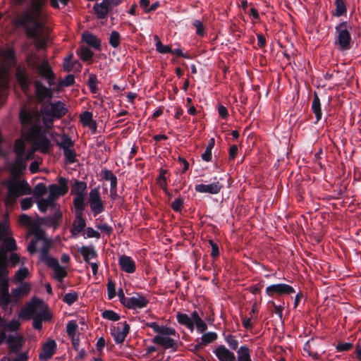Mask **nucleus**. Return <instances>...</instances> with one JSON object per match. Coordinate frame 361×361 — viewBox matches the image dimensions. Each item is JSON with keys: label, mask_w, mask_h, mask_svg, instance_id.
I'll list each match as a JSON object with an SVG mask.
<instances>
[{"label": "nucleus", "mask_w": 361, "mask_h": 361, "mask_svg": "<svg viewBox=\"0 0 361 361\" xmlns=\"http://www.w3.org/2000/svg\"><path fill=\"white\" fill-rule=\"evenodd\" d=\"M49 224L56 228L62 221V213L61 211L56 212L51 216L47 218Z\"/></svg>", "instance_id": "43"}, {"label": "nucleus", "mask_w": 361, "mask_h": 361, "mask_svg": "<svg viewBox=\"0 0 361 361\" xmlns=\"http://www.w3.org/2000/svg\"><path fill=\"white\" fill-rule=\"evenodd\" d=\"M225 341L231 350H235L238 349V341L235 339L234 336L228 334L225 336Z\"/></svg>", "instance_id": "55"}, {"label": "nucleus", "mask_w": 361, "mask_h": 361, "mask_svg": "<svg viewBox=\"0 0 361 361\" xmlns=\"http://www.w3.org/2000/svg\"><path fill=\"white\" fill-rule=\"evenodd\" d=\"M7 343L12 353H18L22 347V343L18 338L9 335L7 338Z\"/></svg>", "instance_id": "34"}, {"label": "nucleus", "mask_w": 361, "mask_h": 361, "mask_svg": "<svg viewBox=\"0 0 361 361\" xmlns=\"http://www.w3.org/2000/svg\"><path fill=\"white\" fill-rule=\"evenodd\" d=\"M82 39L90 47L94 48L97 51H101L102 44L101 40L97 37L90 32H84L82 35Z\"/></svg>", "instance_id": "25"}, {"label": "nucleus", "mask_w": 361, "mask_h": 361, "mask_svg": "<svg viewBox=\"0 0 361 361\" xmlns=\"http://www.w3.org/2000/svg\"><path fill=\"white\" fill-rule=\"evenodd\" d=\"M11 302V295L9 293L0 294V305L2 308L8 307Z\"/></svg>", "instance_id": "59"}, {"label": "nucleus", "mask_w": 361, "mask_h": 361, "mask_svg": "<svg viewBox=\"0 0 361 361\" xmlns=\"http://www.w3.org/2000/svg\"><path fill=\"white\" fill-rule=\"evenodd\" d=\"M311 109L313 114L315 116L316 121L315 123H317L322 117V111L321 106L320 99L317 92H314L313 96V100L312 102Z\"/></svg>", "instance_id": "27"}, {"label": "nucleus", "mask_w": 361, "mask_h": 361, "mask_svg": "<svg viewBox=\"0 0 361 361\" xmlns=\"http://www.w3.org/2000/svg\"><path fill=\"white\" fill-rule=\"evenodd\" d=\"M97 78L95 74H90L89 76V79L87 81V85L89 86V88L90 90V92L92 93H97L98 91L97 87Z\"/></svg>", "instance_id": "48"}, {"label": "nucleus", "mask_w": 361, "mask_h": 361, "mask_svg": "<svg viewBox=\"0 0 361 361\" xmlns=\"http://www.w3.org/2000/svg\"><path fill=\"white\" fill-rule=\"evenodd\" d=\"M353 347L351 343H339L336 346V349L338 352L348 351Z\"/></svg>", "instance_id": "62"}, {"label": "nucleus", "mask_w": 361, "mask_h": 361, "mask_svg": "<svg viewBox=\"0 0 361 361\" xmlns=\"http://www.w3.org/2000/svg\"><path fill=\"white\" fill-rule=\"evenodd\" d=\"M10 86V79L8 70L0 68V93L4 94L8 90Z\"/></svg>", "instance_id": "31"}, {"label": "nucleus", "mask_w": 361, "mask_h": 361, "mask_svg": "<svg viewBox=\"0 0 361 361\" xmlns=\"http://www.w3.org/2000/svg\"><path fill=\"white\" fill-rule=\"evenodd\" d=\"M78 324L74 321H70L66 326V333L69 337L75 336Z\"/></svg>", "instance_id": "58"}, {"label": "nucleus", "mask_w": 361, "mask_h": 361, "mask_svg": "<svg viewBox=\"0 0 361 361\" xmlns=\"http://www.w3.org/2000/svg\"><path fill=\"white\" fill-rule=\"evenodd\" d=\"M154 39H157L156 42V49L160 54H167L171 53V48L169 45H164L162 42L159 40V37L157 35L154 36Z\"/></svg>", "instance_id": "47"}, {"label": "nucleus", "mask_w": 361, "mask_h": 361, "mask_svg": "<svg viewBox=\"0 0 361 361\" xmlns=\"http://www.w3.org/2000/svg\"><path fill=\"white\" fill-rule=\"evenodd\" d=\"M49 248L50 245L48 242H44V246L41 248L39 251V259L44 263L48 259L49 256Z\"/></svg>", "instance_id": "50"}, {"label": "nucleus", "mask_w": 361, "mask_h": 361, "mask_svg": "<svg viewBox=\"0 0 361 361\" xmlns=\"http://www.w3.org/2000/svg\"><path fill=\"white\" fill-rule=\"evenodd\" d=\"M183 204V200L181 197H178L171 204V207L176 212H181Z\"/></svg>", "instance_id": "57"}, {"label": "nucleus", "mask_w": 361, "mask_h": 361, "mask_svg": "<svg viewBox=\"0 0 361 361\" xmlns=\"http://www.w3.org/2000/svg\"><path fill=\"white\" fill-rule=\"evenodd\" d=\"M218 338V335L216 332L210 331L203 334L201 337V345H207L214 341Z\"/></svg>", "instance_id": "44"}, {"label": "nucleus", "mask_w": 361, "mask_h": 361, "mask_svg": "<svg viewBox=\"0 0 361 361\" xmlns=\"http://www.w3.org/2000/svg\"><path fill=\"white\" fill-rule=\"evenodd\" d=\"M42 301L40 299L35 298L32 300L27 303L21 310L19 317L23 319H29L32 315L36 314V307L42 304Z\"/></svg>", "instance_id": "16"}, {"label": "nucleus", "mask_w": 361, "mask_h": 361, "mask_svg": "<svg viewBox=\"0 0 361 361\" xmlns=\"http://www.w3.org/2000/svg\"><path fill=\"white\" fill-rule=\"evenodd\" d=\"M31 193L32 189L26 180H11L7 183L6 204L13 207L19 197Z\"/></svg>", "instance_id": "5"}, {"label": "nucleus", "mask_w": 361, "mask_h": 361, "mask_svg": "<svg viewBox=\"0 0 361 361\" xmlns=\"http://www.w3.org/2000/svg\"><path fill=\"white\" fill-rule=\"evenodd\" d=\"M237 358L235 361H252L251 351L246 345H241L237 350Z\"/></svg>", "instance_id": "33"}, {"label": "nucleus", "mask_w": 361, "mask_h": 361, "mask_svg": "<svg viewBox=\"0 0 361 361\" xmlns=\"http://www.w3.org/2000/svg\"><path fill=\"white\" fill-rule=\"evenodd\" d=\"M63 151L64 158L68 164H73L77 161V154L73 147L67 149L66 148L63 149Z\"/></svg>", "instance_id": "42"}, {"label": "nucleus", "mask_w": 361, "mask_h": 361, "mask_svg": "<svg viewBox=\"0 0 361 361\" xmlns=\"http://www.w3.org/2000/svg\"><path fill=\"white\" fill-rule=\"evenodd\" d=\"M57 146H59L62 149L73 147L75 142L71 140V137L66 134H63L61 135V141L57 142Z\"/></svg>", "instance_id": "41"}, {"label": "nucleus", "mask_w": 361, "mask_h": 361, "mask_svg": "<svg viewBox=\"0 0 361 361\" xmlns=\"http://www.w3.org/2000/svg\"><path fill=\"white\" fill-rule=\"evenodd\" d=\"M42 301L40 299L35 298L32 300L27 303L21 310L19 317L23 319H29L32 315L36 314V307L42 304Z\"/></svg>", "instance_id": "15"}, {"label": "nucleus", "mask_w": 361, "mask_h": 361, "mask_svg": "<svg viewBox=\"0 0 361 361\" xmlns=\"http://www.w3.org/2000/svg\"><path fill=\"white\" fill-rule=\"evenodd\" d=\"M75 83V77L68 74L63 79L60 80L56 85V90L60 91L63 87H70Z\"/></svg>", "instance_id": "39"}, {"label": "nucleus", "mask_w": 361, "mask_h": 361, "mask_svg": "<svg viewBox=\"0 0 361 361\" xmlns=\"http://www.w3.org/2000/svg\"><path fill=\"white\" fill-rule=\"evenodd\" d=\"M85 207L82 209H75V215L73 220L72 227L70 229L71 233L73 237H77L79 233L85 228L86 220L83 216V212Z\"/></svg>", "instance_id": "11"}, {"label": "nucleus", "mask_w": 361, "mask_h": 361, "mask_svg": "<svg viewBox=\"0 0 361 361\" xmlns=\"http://www.w3.org/2000/svg\"><path fill=\"white\" fill-rule=\"evenodd\" d=\"M43 115L47 116L55 117L56 119H60L64 116L68 109L66 104L61 101H57L50 104V107L46 106L41 110Z\"/></svg>", "instance_id": "9"}, {"label": "nucleus", "mask_w": 361, "mask_h": 361, "mask_svg": "<svg viewBox=\"0 0 361 361\" xmlns=\"http://www.w3.org/2000/svg\"><path fill=\"white\" fill-rule=\"evenodd\" d=\"M39 58L34 55H30L27 58V63L30 67L35 70L37 75L44 79L49 87L45 86L41 80H35L33 82L35 93L39 102L50 100L54 96L52 87L56 85V75L47 59L39 62Z\"/></svg>", "instance_id": "2"}, {"label": "nucleus", "mask_w": 361, "mask_h": 361, "mask_svg": "<svg viewBox=\"0 0 361 361\" xmlns=\"http://www.w3.org/2000/svg\"><path fill=\"white\" fill-rule=\"evenodd\" d=\"M1 240H3V245L1 247H4L6 253L7 252H13L17 250L16 240L11 235L3 238Z\"/></svg>", "instance_id": "38"}, {"label": "nucleus", "mask_w": 361, "mask_h": 361, "mask_svg": "<svg viewBox=\"0 0 361 361\" xmlns=\"http://www.w3.org/2000/svg\"><path fill=\"white\" fill-rule=\"evenodd\" d=\"M77 54L80 56V59L83 61H92V59L94 56V53L89 48L81 46L76 51Z\"/></svg>", "instance_id": "36"}, {"label": "nucleus", "mask_w": 361, "mask_h": 361, "mask_svg": "<svg viewBox=\"0 0 361 361\" xmlns=\"http://www.w3.org/2000/svg\"><path fill=\"white\" fill-rule=\"evenodd\" d=\"M102 316L104 319H108L110 321H114V322L118 321L121 318L120 315L118 314H117L114 311L110 310H104L102 313Z\"/></svg>", "instance_id": "52"}, {"label": "nucleus", "mask_w": 361, "mask_h": 361, "mask_svg": "<svg viewBox=\"0 0 361 361\" xmlns=\"http://www.w3.org/2000/svg\"><path fill=\"white\" fill-rule=\"evenodd\" d=\"M336 9L333 12V16L336 17H341L346 15L347 6L344 0H335Z\"/></svg>", "instance_id": "35"}, {"label": "nucleus", "mask_w": 361, "mask_h": 361, "mask_svg": "<svg viewBox=\"0 0 361 361\" xmlns=\"http://www.w3.org/2000/svg\"><path fill=\"white\" fill-rule=\"evenodd\" d=\"M11 235L8 215L3 221H0V238L3 239Z\"/></svg>", "instance_id": "37"}, {"label": "nucleus", "mask_w": 361, "mask_h": 361, "mask_svg": "<svg viewBox=\"0 0 361 361\" xmlns=\"http://www.w3.org/2000/svg\"><path fill=\"white\" fill-rule=\"evenodd\" d=\"M121 39V37L119 32L116 30H113L110 34L109 43L112 47L117 48L120 45Z\"/></svg>", "instance_id": "45"}, {"label": "nucleus", "mask_w": 361, "mask_h": 361, "mask_svg": "<svg viewBox=\"0 0 361 361\" xmlns=\"http://www.w3.org/2000/svg\"><path fill=\"white\" fill-rule=\"evenodd\" d=\"M47 0H32L27 8L23 11L13 20L16 28L23 29L26 37L35 41L37 49H47V41L42 31L45 27L47 15L44 8Z\"/></svg>", "instance_id": "1"}, {"label": "nucleus", "mask_w": 361, "mask_h": 361, "mask_svg": "<svg viewBox=\"0 0 361 361\" xmlns=\"http://www.w3.org/2000/svg\"><path fill=\"white\" fill-rule=\"evenodd\" d=\"M106 287L108 299L112 300L116 295V284L111 279H109Z\"/></svg>", "instance_id": "51"}, {"label": "nucleus", "mask_w": 361, "mask_h": 361, "mask_svg": "<svg viewBox=\"0 0 361 361\" xmlns=\"http://www.w3.org/2000/svg\"><path fill=\"white\" fill-rule=\"evenodd\" d=\"M149 300L142 294L136 293L135 295L128 299L126 307L130 310L142 309L147 307Z\"/></svg>", "instance_id": "19"}, {"label": "nucleus", "mask_w": 361, "mask_h": 361, "mask_svg": "<svg viewBox=\"0 0 361 361\" xmlns=\"http://www.w3.org/2000/svg\"><path fill=\"white\" fill-rule=\"evenodd\" d=\"M54 270L55 273V277L57 280L61 281L67 275V272L66 271L64 268L61 267L60 265L54 268Z\"/></svg>", "instance_id": "60"}, {"label": "nucleus", "mask_w": 361, "mask_h": 361, "mask_svg": "<svg viewBox=\"0 0 361 361\" xmlns=\"http://www.w3.org/2000/svg\"><path fill=\"white\" fill-rule=\"evenodd\" d=\"M176 317L179 324L188 328L190 332L194 331V322L192 316L189 317L187 314L178 312Z\"/></svg>", "instance_id": "26"}, {"label": "nucleus", "mask_w": 361, "mask_h": 361, "mask_svg": "<svg viewBox=\"0 0 361 361\" xmlns=\"http://www.w3.org/2000/svg\"><path fill=\"white\" fill-rule=\"evenodd\" d=\"M34 234H35V240H37V241L42 240H44L45 242H47L46 240L45 232L42 229H41L39 226H37L35 228Z\"/></svg>", "instance_id": "63"}, {"label": "nucleus", "mask_w": 361, "mask_h": 361, "mask_svg": "<svg viewBox=\"0 0 361 361\" xmlns=\"http://www.w3.org/2000/svg\"><path fill=\"white\" fill-rule=\"evenodd\" d=\"M80 122L84 126L90 125V123L93 120L92 113L88 111H84L80 116Z\"/></svg>", "instance_id": "56"}, {"label": "nucleus", "mask_w": 361, "mask_h": 361, "mask_svg": "<svg viewBox=\"0 0 361 361\" xmlns=\"http://www.w3.org/2000/svg\"><path fill=\"white\" fill-rule=\"evenodd\" d=\"M111 335L114 338V340L116 343L121 344L123 343L128 336L130 331V325L127 323V322H124L123 323V329H121L118 326H113L111 328Z\"/></svg>", "instance_id": "14"}, {"label": "nucleus", "mask_w": 361, "mask_h": 361, "mask_svg": "<svg viewBox=\"0 0 361 361\" xmlns=\"http://www.w3.org/2000/svg\"><path fill=\"white\" fill-rule=\"evenodd\" d=\"M28 269L26 267L20 268L15 274V279L18 282L23 281L28 275Z\"/></svg>", "instance_id": "54"}, {"label": "nucleus", "mask_w": 361, "mask_h": 361, "mask_svg": "<svg viewBox=\"0 0 361 361\" xmlns=\"http://www.w3.org/2000/svg\"><path fill=\"white\" fill-rule=\"evenodd\" d=\"M87 189V183L84 181L75 179L71 185V194L75 195L73 199V205L75 209L81 210L82 207H85V195Z\"/></svg>", "instance_id": "7"}, {"label": "nucleus", "mask_w": 361, "mask_h": 361, "mask_svg": "<svg viewBox=\"0 0 361 361\" xmlns=\"http://www.w3.org/2000/svg\"><path fill=\"white\" fill-rule=\"evenodd\" d=\"M57 344L54 340L49 339L42 345V352L39 354V359L42 361L49 360L56 353Z\"/></svg>", "instance_id": "18"}, {"label": "nucleus", "mask_w": 361, "mask_h": 361, "mask_svg": "<svg viewBox=\"0 0 361 361\" xmlns=\"http://www.w3.org/2000/svg\"><path fill=\"white\" fill-rule=\"evenodd\" d=\"M47 192L46 185L43 183H37L34 188L33 195L35 198H40Z\"/></svg>", "instance_id": "46"}, {"label": "nucleus", "mask_w": 361, "mask_h": 361, "mask_svg": "<svg viewBox=\"0 0 361 361\" xmlns=\"http://www.w3.org/2000/svg\"><path fill=\"white\" fill-rule=\"evenodd\" d=\"M214 181L210 184H197L195 186V190L197 192L200 193H209L212 195H216L220 192L224 185L217 180L216 177L214 178Z\"/></svg>", "instance_id": "12"}, {"label": "nucleus", "mask_w": 361, "mask_h": 361, "mask_svg": "<svg viewBox=\"0 0 361 361\" xmlns=\"http://www.w3.org/2000/svg\"><path fill=\"white\" fill-rule=\"evenodd\" d=\"M88 202L94 216L104 211V204L101 198L99 187L94 188L90 190Z\"/></svg>", "instance_id": "8"}, {"label": "nucleus", "mask_w": 361, "mask_h": 361, "mask_svg": "<svg viewBox=\"0 0 361 361\" xmlns=\"http://www.w3.org/2000/svg\"><path fill=\"white\" fill-rule=\"evenodd\" d=\"M118 265L122 271L128 274H133L136 269L135 261L130 257L126 255H122L119 257Z\"/></svg>", "instance_id": "22"}, {"label": "nucleus", "mask_w": 361, "mask_h": 361, "mask_svg": "<svg viewBox=\"0 0 361 361\" xmlns=\"http://www.w3.org/2000/svg\"><path fill=\"white\" fill-rule=\"evenodd\" d=\"M214 353L219 361H235L234 353L228 350L225 345H221L216 348Z\"/></svg>", "instance_id": "21"}, {"label": "nucleus", "mask_w": 361, "mask_h": 361, "mask_svg": "<svg viewBox=\"0 0 361 361\" xmlns=\"http://www.w3.org/2000/svg\"><path fill=\"white\" fill-rule=\"evenodd\" d=\"M192 25L196 28L197 35L200 37H203L204 35L205 29L202 21L195 19L192 20Z\"/></svg>", "instance_id": "53"}, {"label": "nucleus", "mask_w": 361, "mask_h": 361, "mask_svg": "<svg viewBox=\"0 0 361 361\" xmlns=\"http://www.w3.org/2000/svg\"><path fill=\"white\" fill-rule=\"evenodd\" d=\"M0 56L8 67L13 66L17 63L16 53L13 47H8L0 51Z\"/></svg>", "instance_id": "23"}, {"label": "nucleus", "mask_w": 361, "mask_h": 361, "mask_svg": "<svg viewBox=\"0 0 361 361\" xmlns=\"http://www.w3.org/2000/svg\"><path fill=\"white\" fill-rule=\"evenodd\" d=\"M30 291V286L24 283L22 286L12 290V298L14 303H17L21 296L27 295Z\"/></svg>", "instance_id": "28"}, {"label": "nucleus", "mask_w": 361, "mask_h": 361, "mask_svg": "<svg viewBox=\"0 0 361 361\" xmlns=\"http://www.w3.org/2000/svg\"><path fill=\"white\" fill-rule=\"evenodd\" d=\"M78 299V293L71 292L66 293L63 298V301L68 305H72Z\"/></svg>", "instance_id": "49"}, {"label": "nucleus", "mask_w": 361, "mask_h": 361, "mask_svg": "<svg viewBox=\"0 0 361 361\" xmlns=\"http://www.w3.org/2000/svg\"><path fill=\"white\" fill-rule=\"evenodd\" d=\"M295 292L293 286L286 283L272 284L266 288V294L271 298L276 295H290Z\"/></svg>", "instance_id": "10"}, {"label": "nucleus", "mask_w": 361, "mask_h": 361, "mask_svg": "<svg viewBox=\"0 0 361 361\" xmlns=\"http://www.w3.org/2000/svg\"><path fill=\"white\" fill-rule=\"evenodd\" d=\"M209 243L212 247L211 256L214 259H216L219 256V248L217 243H214L212 240H209Z\"/></svg>", "instance_id": "61"}, {"label": "nucleus", "mask_w": 361, "mask_h": 361, "mask_svg": "<svg viewBox=\"0 0 361 361\" xmlns=\"http://www.w3.org/2000/svg\"><path fill=\"white\" fill-rule=\"evenodd\" d=\"M32 133L35 149L40 151L44 154L49 153L51 147V144L42 128L39 126L35 127Z\"/></svg>", "instance_id": "6"}, {"label": "nucleus", "mask_w": 361, "mask_h": 361, "mask_svg": "<svg viewBox=\"0 0 361 361\" xmlns=\"http://www.w3.org/2000/svg\"><path fill=\"white\" fill-rule=\"evenodd\" d=\"M191 315L194 322V326L195 325L197 332H204L207 329V325L200 317L198 312L195 310L191 313Z\"/></svg>", "instance_id": "32"}, {"label": "nucleus", "mask_w": 361, "mask_h": 361, "mask_svg": "<svg viewBox=\"0 0 361 361\" xmlns=\"http://www.w3.org/2000/svg\"><path fill=\"white\" fill-rule=\"evenodd\" d=\"M93 9L98 19L105 18L109 11V6L104 0L101 3L95 4Z\"/></svg>", "instance_id": "30"}, {"label": "nucleus", "mask_w": 361, "mask_h": 361, "mask_svg": "<svg viewBox=\"0 0 361 361\" xmlns=\"http://www.w3.org/2000/svg\"><path fill=\"white\" fill-rule=\"evenodd\" d=\"M16 76L18 82L23 89L27 88L30 80L25 69L18 67L16 71Z\"/></svg>", "instance_id": "29"}, {"label": "nucleus", "mask_w": 361, "mask_h": 361, "mask_svg": "<svg viewBox=\"0 0 361 361\" xmlns=\"http://www.w3.org/2000/svg\"><path fill=\"white\" fill-rule=\"evenodd\" d=\"M8 264L0 262V294L9 293V283H8Z\"/></svg>", "instance_id": "20"}, {"label": "nucleus", "mask_w": 361, "mask_h": 361, "mask_svg": "<svg viewBox=\"0 0 361 361\" xmlns=\"http://www.w3.org/2000/svg\"><path fill=\"white\" fill-rule=\"evenodd\" d=\"M20 120L23 125H31L33 123L34 117L31 112L21 109L20 111Z\"/></svg>", "instance_id": "40"}, {"label": "nucleus", "mask_w": 361, "mask_h": 361, "mask_svg": "<svg viewBox=\"0 0 361 361\" xmlns=\"http://www.w3.org/2000/svg\"><path fill=\"white\" fill-rule=\"evenodd\" d=\"M42 301L40 299L35 298L32 300L27 303L21 310L19 317L23 319H29L32 315L36 314V307L42 304Z\"/></svg>", "instance_id": "17"}, {"label": "nucleus", "mask_w": 361, "mask_h": 361, "mask_svg": "<svg viewBox=\"0 0 361 361\" xmlns=\"http://www.w3.org/2000/svg\"><path fill=\"white\" fill-rule=\"evenodd\" d=\"M351 30L352 27L348 21H342L335 27L334 44L340 51H347L352 48L353 41Z\"/></svg>", "instance_id": "4"}, {"label": "nucleus", "mask_w": 361, "mask_h": 361, "mask_svg": "<svg viewBox=\"0 0 361 361\" xmlns=\"http://www.w3.org/2000/svg\"><path fill=\"white\" fill-rule=\"evenodd\" d=\"M78 252L82 255L86 263H90L92 259H96L98 257V254L93 245H82L78 248Z\"/></svg>", "instance_id": "24"}, {"label": "nucleus", "mask_w": 361, "mask_h": 361, "mask_svg": "<svg viewBox=\"0 0 361 361\" xmlns=\"http://www.w3.org/2000/svg\"><path fill=\"white\" fill-rule=\"evenodd\" d=\"M145 326L150 327L154 332L157 334L152 339V342L154 344L161 346L165 350L172 349L176 351L178 348V341H175L169 336L179 337L178 334L175 329L168 327L167 326H160L157 322H145Z\"/></svg>", "instance_id": "3"}, {"label": "nucleus", "mask_w": 361, "mask_h": 361, "mask_svg": "<svg viewBox=\"0 0 361 361\" xmlns=\"http://www.w3.org/2000/svg\"><path fill=\"white\" fill-rule=\"evenodd\" d=\"M32 206V200L31 197H25L20 201V207L22 210H27Z\"/></svg>", "instance_id": "64"}, {"label": "nucleus", "mask_w": 361, "mask_h": 361, "mask_svg": "<svg viewBox=\"0 0 361 361\" xmlns=\"http://www.w3.org/2000/svg\"><path fill=\"white\" fill-rule=\"evenodd\" d=\"M59 185L51 184L49 186V195L54 198L64 196L68 191V180L66 178L60 177L58 180Z\"/></svg>", "instance_id": "13"}]
</instances>
